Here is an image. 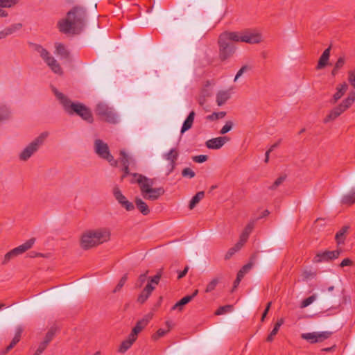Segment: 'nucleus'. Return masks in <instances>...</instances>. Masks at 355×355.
<instances>
[{"mask_svg":"<svg viewBox=\"0 0 355 355\" xmlns=\"http://www.w3.org/2000/svg\"><path fill=\"white\" fill-rule=\"evenodd\" d=\"M261 40V36L260 34L251 31H245L241 33L237 32L222 33L218 40L219 58L220 60L225 61L233 56L236 51L234 42L257 44Z\"/></svg>","mask_w":355,"mask_h":355,"instance_id":"obj_1","label":"nucleus"},{"mask_svg":"<svg viewBox=\"0 0 355 355\" xmlns=\"http://www.w3.org/2000/svg\"><path fill=\"white\" fill-rule=\"evenodd\" d=\"M86 10L81 6L73 7L67 13V17L58 22V27L63 33H79L85 24Z\"/></svg>","mask_w":355,"mask_h":355,"instance_id":"obj_2","label":"nucleus"},{"mask_svg":"<svg viewBox=\"0 0 355 355\" xmlns=\"http://www.w3.org/2000/svg\"><path fill=\"white\" fill-rule=\"evenodd\" d=\"M55 94L60 103L62 104L64 110L69 115H77L83 120L89 123L94 122L92 112L89 107L80 102H73L62 93L54 90Z\"/></svg>","mask_w":355,"mask_h":355,"instance_id":"obj_3","label":"nucleus"},{"mask_svg":"<svg viewBox=\"0 0 355 355\" xmlns=\"http://www.w3.org/2000/svg\"><path fill=\"white\" fill-rule=\"evenodd\" d=\"M96 114L103 121L116 124L119 122V116L113 107H109L103 102L98 103L95 108Z\"/></svg>","mask_w":355,"mask_h":355,"instance_id":"obj_4","label":"nucleus"},{"mask_svg":"<svg viewBox=\"0 0 355 355\" xmlns=\"http://www.w3.org/2000/svg\"><path fill=\"white\" fill-rule=\"evenodd\" d=\"M48 136V132L41 133L23 150L19 155V159L22 161L28 160L43 145Z\"/></svg>","mask_w":355,"mask_h":355,"instance_id":"obj_5","label":"nucleus"},{"mask_svg":"<svg viewBox=\"0 0 355 355\" xmlns=\"http://www.w3.org/2000/svg\"><path fill=\"white\" fill-rule=\"evenodd\" d=\"M355 101V92L352 91L348 97L345 98L339 105L333 108L329 114L324 119V123H327L329 121L335 120L343 112L348 109Z\"/></svg>","mask_w":355,"mask_h":355,"instance_id":"obj_6","label":"nucleus"},{"mask_svg":"<svg viewBox=\"0 0 355 355\" xmlns=\"http://www.w3.org/2000/svg\"><path fill=\"white\" fill-rule=\"evenodd\" d=\"M35 242V239L31 238V239H28V241H26L24 243L10 250L4 255L2 262H1V264L6 265L12 259H15V257H18L19 255L24 254L25 252H26L27 250L32 248Z\"/></svg>","mask_w":355,"mask_h":355,"instance_id":"obj_7","label":"nucleus"},{"mask_svg":"<svg viewBox=\"0 0 355 355\" xmlns=\"http://www.w3.org/2000/svg\"><path fill=\"white\" fill-rule=\"evenodd\" d=\"M96 153L102 159H106L111 166H116L118 161L114 159L110 154L107 144L101 139H96L94 141Z\"/></svg>","mask_w":355,"mask_h":355,"instance_id":"obj_8","label":"nucleus"},{"mask_svg":"<svg viewBox=\"0 0 355 355\" xmlns=\"http://www.w3.org/2000/svg\"><path fill=\"white\" fill-rule=\"evenodd\" d=\"M332 331L304 333L301 334V338L309 341L311 344L321 343L331 337Z\"/></svg>","mask_w":355,"mask_h":355,"instance_id":"obj_9","label":"nucleus"},{"mask_svg":"<svg viewBox=\"0 0 355 355\" xmlns=\"http://www.w3.org/2000/svg\"><path fill=\"white\" fill-rule=\"evenodd\" d=\"M142 197L147 200L155 201L159 198L160 196H163L165 193V190L163 187L157 188H148L147 185L144 187L142 190H140Z\"/></svg>","mask_w":355,"mask_h":355,"instance_id":"obj_10","label":"nucleus"},{"mask_svg":"<svg viewBox=\"0 0 355 355\" xmlns=\"http://www.w3.org/2000/svg\"><path fill=\"white\" fill-rule=\"evenodd\" d=\"M341 250H336L333 251L325 250L324 252H318L313 259V262L315 263L321 262L331 261L340 256Z\"/></svg>","mask_w":355,"mask_h":355,"instance_id":"obj_11","label":"nucleus"},{"mask_svg":"<svg viewBox=\"0 0 355 355\" xmlns=\"http://www.w3.org/2000/svg\"><path fill=\"white\" fill-rule=\"evenodd\" d=\"M113 195L117 202L126 211H130L135 209V205L132 202L127 200L126 197L121 193L120 189L116 186L113 189Z\"/></svg>","mask_w":355,"mask_h":355,"instance_id":"obj_12","label":"nucleus"},{"mask_svg":"<svg viewBox=\"0 0 355 355\" xmlns=\"http://www.w3.org/2000/svg\"><path fill=\"white\" fill-rule=\"evenodd\" d=\"M91 232L97 245L106 242L110 239V231L107 228H99L91 230Z\"/></svg>","mask_w":355,"mask_h":355,"instance_id":"obj_13","label":"nucleus"},{"mask_svg":"<svg viewBox=\"0 0 355 355\" xmlns=\"http://www.w3.org/2000/svg\"><path fill=\"white\" fill-rule=\"evenodd\" d=\"M132 176L137 177V179L136 180H130V183H137L140 190H142L146 185L148 188H152L155 184V179L148 178L142 174L132 173Z\"/></svg>","mask_w":355,"mask_h":355,"instance_id":"obj_14","label":"nucleus"},{"mask_svg":"<svg viewBox=\"0 0 355 355\" xmlns=\"http://www.w3.org/2000/svg\"><path fill=\"white\" fill-rule=\"evenodd\" d=\"M92 234L91 230L86 231L83 234L80 239V246L83 250H88L98 245Z\"/></svg>","mask_w":355,"mask_h":355,"instance_id":"obj_15","label":"nucleus"},{"mask_svg":"<svg viewBox=\"0 0 355 355\" xmlns=\"http://www.w3.org/2000/svg\"><path fill=\"white\" fill-rule=\"evenodd\" d=\"M230 141L228 137H219L216 138L211 139L206 141L205 145L209 149H219L227 141Z\"/></svg>","mask_w":355,"mask_h":355,"instance_id":"obj_16","label":"nucleus"},{"mask_svg":"<svg viewBox=\"0 0 355 355\" xmlns=\"http://www.w3.org/2000/svg\"><path fill=\"white\" fill-rule=\"evenodd\" d=\"M259 252L257 251L254 252L250 258V261L247 264L244 265L240 270L238 272L237 275L240 277L243 278L247 272H248L252 268L253 265L254 264V262L258 259Z\"/></svg>","mask_w":355,"mask_h":355,"instance_id":"obj_17","label":"nucleus"},{"mask_svg":"<svg viewBox=\"0 0 355 355\" xmlns=\"http://www.w3.org/2000/svg\"><path fill=\"white\" fill-rule=\"evenodd\" d=\"M154 289L155 286L151 285L150 283H148L139 295L137 300V302L141 304H144L148 299Z\"/></svg>","mask_w":355,"mask_h":355,"instance_id":"obj_18","label":"nucleus"},{"mask_svg":"<svg viewBox=\"0 0 355 355\" xmlns=\"http://www.w3.org/2000/svg\"><path fill=\"white\" fill-rule=\"evenodd\" d=\"M331 49V46H329L323 51L322 54L319 58L318 64L316 66V69H322L329 64Z\"/></svg>","mask_w":355,"mask_h":355,"instance_id":"obj_19","label":"nucleus"},{"mask_svg":"<svg viewBox=\"0 0 355 355\" xmlns=\"http://www.w3.org/2000/svg\"><path fill=\"white\" fill-rule=\"evenodd\" d=\"M43 60L51 67L52 71H54L55 73H62V68L60 67V64L58 63L56 60H55L53 57L50 55V53H49L48 55L46 56Z\"/></svg>","mask_w":355,"mask_h":355,"instance_id":"obj_20","label":"nucleus"},{"mask_svg":"<svg viewBox=\"0 0 355 355\" xmlns=\"http://www.w3.org/2000/svg\"><path fill=\"white\" fill-rule=\"evenodd\" d=\"M254 227V221H250L245 227L244 230L243 231L242 234L240 236L239 243H241V245H244L245 243L247 241L248 236L251 232L252 231L253 228Z\"/></svg>","mask_w":355,"mask_h":355,"instance_id":"obj_21","label":"nucleus"},{"mask_svg":"<svg viewBox=\"0 0 355 355\" xmlns=\"http://www.w3.org/2000/svg\"><path fill=\"white\" fill-rule=\"evenodd\" d=\"M135 203L137 209L144 215L146 216L150 213V209L141 198L136 197L135 199Z\"/></svg>","mask_w":355,"mask_h":355,"instance_id":"obj_22","label":"nucleus"},{"mask_svg":"<svg viewBox=\"0 0 355 355\" xmlns=\"http://www.w3.org/2000/svg\"><path fill=\"white\" fill-rule=\"evenodd\" d=\"M178 157V152L176 149L172 148L168 153L164 155V157L171 162V168L169 172H172L175 168V161L177 160Z\"/></svg>","mask_w":355,"mask_h":355,"instance_id":"obj_23","label":"nucleus"},{"mask_svg":"<svg viewBox=\"0 0 355 355\" xmlns=\"http://www.w3.org/2000/svg\"><path fill=\"white\" fill-rule=\"evenodd\" d=\"M230 98L229 90H220L216 95V102L218 106H221Z\"/></svg>","mask_w":355,"mask_h":355,"instance_id":"obj_24","label":"nucleus"},{"mask_svg":"<svg viewBox=\"0 0 355 355\" xmlns=\"http://www.w3.org/2000/svg\"><path fill=\"white\" fill-rule=\"evenodd\" d=\"M195 114H195L194 111H191L189 113V114L188 115V116L187 117V119H185V121L183 123V125H182V127L181 129L182 134L184 133V132L187 131L192 127V125H193V123L194 121Z\"/></svg>","mask_w":355,"mask_h":355,"instance_id":"obj_25","label":"nucleus"},{"mask_svg":"<svg viewBox=\"0 0 355 355\" xmlns=\"http://www.w3.org/2000/svg\"><path fill=\"white\" fill-rule=\"evenodd\" d=\"M349 229L348 226H343L336 234L335 239L338 245L343 244L345 239V234Z\"/></svg>","mask_w":355,"mask_h":355,"instance_id":"obj_26","label":"nucleus"},{"mask_svg":"<svg viewBox=\"0 0 355 355\" xmlns=\"http://www.w3.org/2000/svg\"><path fill=\"white\" fill-rule=\"evenodd\" d=\"M56 53L58 55H60L63 58H69V52L66 49L64 44L61 43H57L55 44Z\"/></svg>","mask_w":355,"mask_h":355,"instance_id":"obj_27","label":"nucleus"},{"mask_svg":"<svg viewBox=\"0 0 355 355\" xmlns=\"http://www.w3.org/2000/svg\"><path fill=\"white\" fill-rule=\"evenodd\" d=\"M191 297H189L188 295L182 297L180 301H178L177 303H175L173 307L172 310L178 309L180 311H181L183 309L184 306L187 304L189 302H190Z\"/></svg>","mask_w":355,"mask_h":355,"instance_id":"obj_28","label":"nucleus"},{"mask_svg":"<svg viewBox=\"0 0 355 355\" xmlns=\"http://www.w3.org/2000/svg\"><path fill=\"white\" fill-rule=\"evenodd\" d=\"M205 196V192L204 191H199L198 192L191 200L189 208L190 209H193L196 205L200 201L201 199H202Z\"/></svg>","mask_w":355,"mask_h":355,"instance_id":"obj_29","label":"nucleus"},{"mask_svg":"<svg viewBox=\"0 0 355 355\" xmlns=\"http://www.w3.org/2000/svg\"><path fill=\"white\" fill-rule=\"evenodd\" d=\"M341 202L349 205L354 204L355 202V189H352L349 193L343 196Z\"/></svg>","mask_w":355,"mask_h":355,"instance_id":"obj_30","label":"nucleus"},{"mask_svg":"<svg viewBox=\"0 0 355 355\" xmlns=\"http://www.w3.org/2000/svg\"><path fill=\"white\" fill-rule=\"evenodd\" d=\"M119 162L122 166H129L132 163H134V160L130 157L124 150L120 151Z\"/></svg>","mask_w":355,"mask_h":355,"instance_id":"obj_31","label":"nucleus"},{"mask_svg":"<svg viewBox=\"0 0 355 355\" xmlns=\"http://www.w3.org/2000/svg\"><path fill=\"white\" fill-rule=\"evenodd\" d=\"M243 245L237 242L232 248H230L225 255V259H230L236 252L240 250Z\"/></svg>","mask_w":355,"mask_h":355,"instance_id":"obj_32","label":"nucleus"},{"mask_svg":"<svg viewBox=\"0 0 355 355\" xmlns=\"http://www.w3.org/2000/svg\"><path fill=\"white\" fill-rule=\"evenodd\" d=\"M30 46H31L33 49L37 51V53H40V56L44 59L46 56L48 55V54L49 53V52L45 49L44 48H43L41 45L40 44H34V43H30L29 44Z\"/></svg>","mask_w":355,"mask_h":355,"instance_id":"obj_33","label":"nucleus"},{"mask_svg":"<svg viewBox=\"0 0 355 355\" xmlns=\"http://www.w3.org/2000/svg\"><path fill=\"white\" fill-rule=\"evenodd\" d=\"M163 268H160L157 272V274L151 277L148 278V283H150L152 285L153 284L157 285L159 282V280L162 276L163 274Z\"/></svg>","mask_w":355,"mask_h":355,"instance_id":"obj_34","label":"nucleus"},{"mask_svg":"<svg viewBox=\"0 0 355 355\" xmlns=\"http://www.w3.org/2000/svg\"><path fill=\"white\" fill-rule=\"evenodd\" d=\"M0 118L3 120H8L10 118V112L9 109L4 106H0Z\"/></svg>","mask_w":355,"mask_h":355,"instance_id":"obj_35","label":"nucleus"},{"mask_svg":"<svg viewBox=\"0 0 355 355\" xmlns=\"http://www.w3.org/2000/svg\"><path fill=\"white\" fill-rule=\"evenodd\" d=\"M148 323V320L146 318H142L140 320H138L133 327L136 330H137L139 333L147 326Z\"/></svg>","mask_w":355,"mask_h":355,"instance_id":"obj_36","label":"nucleus"},{"mask_svg":"<svg viewBox=\"0 0 355 355\" xmlns=\"http://www.w3.org/2000/svg\"><path fill=\"white\" fill-rule=\"evenodd\" d=\"M19 0H0V8H10L16 5Z\"/></svg>","mask_w":355,"mask_h":355,"instance_id":"obj_37","label":"nucleus"},{"mask_svg":"<svg viewBox=\"0 0 355 355\" xmlns=\"http://www.w3.org/2000/svg\"><path fill=\"white\" fill-rule=\"evenodd\" d=\"M232 309V305H225L223 306H220L216 311L215 315H220L226 313H228L231 311Z\"/></svg>","mask_w":355,"mask_h":355,"instance_id":"obj_38","label":"nucleus"},{"mask_svg":"<svg viewBox=\"0 0 355 355\" xmlns=\"http://www.w3.org/2000/svg\"><path fill=\"white\" fill-rule=\"evenodd\" d=\"M132 345V343L130 341L128 340H123L119 346V352L120 353H125L128 349L130 348Z\"/></svg>","mask_w":355,"mask_h":355,"instance_id":"obj_39","label":"nucleus"},{"mask_svg":"<svg viewBox=\"0 0 355 355\" xmlns=\"http://www.w3.org/2000/svg\"><path fill=\"white\" fill-rule=\"evenodd\" d=\"M316 299L315 295H312L309 297L304 299L300 304V308H305L312 304Z\"/></svg>","mask_w":355,"mask_h":355,"instance_id":"obj_40","label":"nucleus"},{"mask_svg":"<svg viewBox=\"0 0 355 355\" xmlns=\"http://www.w3.org/2000/svg\"><path fill=\"white\" fill-rule=\"evenodd\" d=\"M22 27V24H15L11 25L10 26L5 28L6 33L8 35H11L14 33L16 31L19 30Z\"/></svg>","mask_w":355,"mask_h":355,"instance_id":"obj_41","label":"nucleus"},{"mask_svg":"<svg viewBox=\"0 0 355 355\" xmlns=\"http://www.w3.org/2000/svg\"><path fill=\"white\" fill-rule=\"evenodd\" d=\"M128 279V274L123 275V276L119 280L118 284L116 286L115 288L113 291V293L119 292L122 287L124 286L125 283Z\"/></svg>","mask_w":355,"mask_h":355,"instance_id":"obj_42","label":"nucleus"},{"mask_svg":"<svg viewBox=\"0 0 355 355\" xmlns=\"http://www.w3.org/2000/svg\"><path fill=\"white\" fill-rule=\"evenodd\" d=\"M148 272V271L147 270L145 273L141 274L139 276L138 279L135 283L136 288H141L143 286V284L146 280Z\"/></svg>","mask_w":355,"mask_h":355,"instance_id":"obj_43","label":"nucleus"},{"mask_svg":"<svg viewBox=\"0 0 355 355\" xmlns=\"http://www.w3.org/2000/svg\"><path fill=\"white\" fill-rule=\"evenodd\" d=\"M226 115L225 112H213L211 114L207 116V119L211 121L217 120L223 118Z\"/></svg>","mask_w":355,"mask_h":355,"instance_id":"obj_44","label":"nucleus"},{"mask_svg":"<svg viewBox=\"0 0 355 355\" xmlns=\"http://www.w3.org/2000/svg\"><path fill=\"white\" fill-rule=\"evenodd\" d=\"M286 179V175L279 177L274 183L269 187L271 190H275Z\"/></svg>","mask_w":355,"mask_h":355,"instance_id":"obj_45","label":"nucleus"},{"mask_svg":"<svg viewBox=\"0 0 355 355\" xmlns=\"http://www.w3.org/2000/svg\"><path fill=\"white\" fill-rule=\"evenodd\" d=\"M168 332V329L164 330L163 329H159L155 334L152 336V339L154 340H158L159 338L163 337Z\"/></svg>","mask_w":355,"mask_h":355,"instance_id":"obj_46","label":"nucleus"},{"mask_svg":"<svg viewBox=\"0 0 355 355\" xmlns=\"http://www.w3.org/2000/svg\"><path fill=\"white\" fill-rule=\"evenodd\" d=\"M233 122L231 121H228L226 122L225 125L221 128L220 130V133L221 135H225L233 127Z\"/></svg>","mask_w":355,"mask_h":355,"instance_id":"obj_47","label":"nucleus"},{"mask_svg":"<svg viewBox=\"0 0 355 355\" xmlns=\"http://www.w3.org/2000/svg\"><path fill=\"white\" fill-rule=\"evenodd\" d=\"M218 283V280L217 279H212L207 286L205 289L206 293H209L214 291Z\"/></svg>","mask_w":355,"mask_h":355,"instance_id":"obj_48","label":"nucleus"},{"mask_svg":"<svg viewBox=\"0 0 355 355\" xmlns=\"http://www.w3.org/2000/svg\"><path fill=\"white\" fill-rule=\"evenodd\" d=\"M55 333V331L53 328L49 330L48 332L46 334L44 342H45V343L49 344L53 338Z\"/></svg>","mask_w":355,"mask_h":355,"instance_id":"obj_49","label":"nucleus"},{"mask_svg":"<svg viewBox=\"0 0 355 355\" xmlns=\"http://www.w3.org/2000/svg\"><path fill=\"white\" fill-rule=\"evenodd\" d=\"M345 90H338L334 95L332 99H331L330 103L335 104L345 94Z\"/></svg>","mask_w":355,"mask_h":355,"instance_id":"obj_50","label":"nucleus"},{"mask_svg":"<svg viewBox=\"0 0 355 355\" xmlns=\"http://www.w3.org/2000/svg\"><path fill=\"white\" fill-rule=\"evenodd\" d=\"M182 175L183 177L189 176L190 178L195 177L196 173L190 168H185L182 171Z\"/></svg>","mask_w":355,"mask_h":355,"instance_id":"obj_51","label":"nucleus"},{"mask_svg":"<svg viewBox=\"0 0 355 355\" xmlns=\"http://www.w3.org/2000/svg\"><path fill=\"white\" fill-rule=\"evenodd\" d=\"M208 159L207 155H200L193 157V160L197 163H202Z\"/></svg>","mask_w":355,"mask_h":355,"instance_id":"obj_52","label":"nucleus"},{"mask_svg":"<svg viewBox=\"0 0 355 355\" xmlns=\"http://www.w3.org/2000/svg\"><path fill=\"white\" fill-rule=\"evenodd\" d=\"M348 80L350 85L355 88V69L349 71Z\"/></svg>","mask_w":355,"mask_h":355,"instance_id":"obj_53","label":"nucleus"},{"mask_svg":"<svg viewBox=\"0 0 355 355\" xmlns=\"http://www.w3.org/2000/svg\"><path fill=\"white\" fill-rule=\"evenodd\" d=\"M19 340H20L19 338H17L14 336V338H12V340L10 342V345L6 347L4 353H7L11 349H12L17 345V343H18L19 342Z\"/></svg>","mask_w":355,"mask_h":355,"instance_id":"obj_54","label":"nucleus"},{"mask_svg":"<svg viewBox=\"0 0 355 355\" xmlns=\"http://www.w3.org/2000/svg\"><path fill=\"white\" fill-rule=\"evenodd\" d=\"M249 69H250V67L248 66H247V65L243 66L237 72V73L235 76V78H234V81H236L244 72L247 71Z\"/></svg>","mask_w":355,"mask_h":355,"instance_id":"obj_55","label":"nucleus"},{"mask_svg":"<svg viewBox=\"0 0 355 355\" xmlns=\"http://www.w3.org/2000/svg\"><path fill=\"white\" fill-rule=\"evenodd\" d=\"M345 58L344 57H340L338 60L336 61L334 67H336V69H338V70L340 69H341L344 64H345Z\"/></svg>","mask_w":355,"mask_h":355,"instance_id":"obj_56","label":"nucleus"},{"mask_svg":"<svg viewBox=\"0 0 355 355\" xmlns=\"http://www.w3.org/2000/svg\"><path fill=\"white\" fill-rule=\"evenodd\" d=\"M278 331L276 329H273L270 334L266 338L267 342H272L274 340L275 336L277 334Z\"/></svg>","mask_w":355,"mask_h":355,"instance_id":"obj_57","label":"nucleus"},{"mask_svg":"<svg viewBox=\"0 0 355 355\" xmlns=\"http://www.w3.org/2000/svg\"><path fill=\"white\" fill-rule=\"evenodd\" d=\"M353 263L352 261L348 258L344 259L342 262L340 263V267H345L348 266H352Z\"/></svg>","mask_w":355,"mask_h":355,"instance_id":"obj_58","label":"nucleus"},{"mask_svg":"<svg viewBox=\"0 0 355 355\" xmlns=\"http://www.w3.org/2000/svg\"><path fill=\"white\" fill-rule=\"evenodd\" d=\"M270 306H271V302H269L267 305H266V307L263 311V313H262V316H261V320L263 322L265 319V318L266 317L269 310H270Z\"/></svg>","mask_w":355,"mask_h":355,"instance_id":"obj_59","label":"nucleus"},{"mask_svg":"<svg viewBox=\"0 0 355 355\" xmlns=\"http://www.w3.org/2000/svg\"><path fill=\"white\" fill-rule=\"evenodd\" d=\"M188 270H189V266H187L182 271L179 272L178 276V279H180L182 277H184L187 275Z\"/></svg>","mask_w":355,"mask_h":355,"instance_id":"obj_60","label":"nucleus"},{"mask_svg":"<svg viewBox=\"0 0 355 355\" xmlns=\"http://www.w3.org/2000/svg\"><path fill=\"white\" fill-rule=\"evenodd\" d=\"M242 279L243 278L240 277L239 276H236V278L234 282L232 291L238 287Z\"/></svg>","mask_w":355,"mask_h":355,"instance_id":"obj_61","label":"nucleus"},{"mask_svg":"<svg viewBox=\"0 0 355 355\" xmlns=\"http://www.w3.org/2000/svg\"><path fill=\"white\" fill-rule=\"evenodd\" d=\"M28 257H31V258H34V257H44L45 256H44V254H43L42 253L35 252H31L28 254Z\"/></svg>","mask_w":355,"mask_h":355,"instance_id":"obj_62","label":"nucleus"},{"mask_svg":"<svg viewBox=\"0 0 355 355\" xmlns=\"http://www.w3.org/2000/svg\"><path fill=\"white\" fill-rule=\"evenodd\" d=\"M336 348V345H334L333 346H331L330 347L322 348L321 349V351L324 352H334Z\"/></svg>","mask_w":355,"mask_h":355,"instance_id":"obj_63","label":"nucleus"},{"mask_svg":"<svg viewBox=\"0 0 355 355\" xmlns=\"http://www.w3.org/2000/svg\"><path fill=\"white\" fill-rule=\"evenodd\" d=\"M22 331H23V329L21 327H19L17 329V331H16V334L15 335V337L20 339Z\"/></svg>","mask_w":355,"mask_h":355,"instance_id":"obj_64","label":"nucleus"}]
</instances>
